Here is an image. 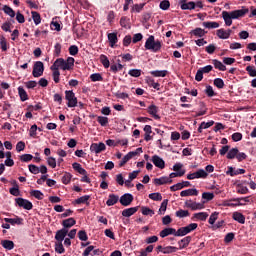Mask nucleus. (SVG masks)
<instances>
[{"label":"nucleus","instance_id":"44","mask_svg":"<svg viewBox=\"0 0 256 256\" xmlns=\"http://www.w3.org/2000/svg\"><path fill=\"white\" fill-rule=\"evenodd\" d=\"M72 175L70 173H65L62 177V183L64 185H69V183H71V179H72Z\"/></svg>","mask_w":256,"mask_h":256},{"label":"nucleus","instance_id":"12","mask_svg":"<svg viewBox=\"0 0 256 256\" xmlns=\"http://www.w3.org/2000/svg\"><path fill=\"white\" fill-rule=\"evenodd\" d=\"M222 207H239L241 205H245V203L241 202V200H237V198L233 200H224L222 202Z\"/></svg>","mask_w":256,"mask_h":256},{"label":"nucleus","instance_id":"26","mask_svg":"<svg viewBox=\"0 0 256 256\" xmlns=\"http://www.w3.org/2000/svg\"><path fill=\"white\" fill-rule=\"evenodd\" d=\"M4 221L6 223H10L11 225H21L23 223V219H21L19 217L5 218Z\"/></svg>","mask_w":256,"mask_h":256},{"label":"nucleus","instance_id":"25","mask_svg":"<svg viewBox=\"0 0 256 256\" xmlns=\"http://www.w3.org/2000/svg\"><path fill=\"white\" fill-rule=\"evenodd\" d=\"M137 211H138L137 207L127 208L122 211V216L123 217H131V215H135V213H137Z\"/></svg>","mask_w":256,"mask_h":256},{"label":"nucleus","instance_id":"64","mask_svg":"<svg viewBox=\"0 0 256 256\" xmlns=\"http://www.w3.org/2000/svg\"><path fill=\"white\" fill-rule=\"evenodd\" d=\"M78 237L80 239V241H87L88 237H87V232L81 230L78 232Z\"/></svg>","mask_w":256,"mask_h":256},{"label":"nucleus","instance_id":"9","mask_svg":"<svg viewBox=\"0 0 256 256\" xmlns=\"http://www.w3.org/2000/svg\"><path fill=\"white\" fill-rule=\"evenodd\" d=\"M16 203L19 207H23V209H27V211H31L33 209V203L29 200H25L23 198H17Z\"/></svg>","mask_w":256,"mask_h":256},{"label":"nucleus","instance_id":"58","mask_svg":"<svg viewBox=\"0 0 256 256\" xmlns=\"http://www.w3.org/2000/svg\"><path fill=\"white\" fill-rule=\"evenodd\" d=\"M33 159V155L31 154H23L20 156V160L23 161V163H28V161H31Z\"/></svg>","mask_w":256,"mask_h":256},{"label":"nucleus","instance_id":"14","mask_svg":"<svg viewBox=\"0 0 256 256\" xmlns=\"http://www.w3.org/2000/svg\"><path fill=\"white\" fill-rule=\"evenodd\" d=\"M67 233H69V229L62 228L61 230H58L55 235L56 241L63 243L65 237H67Z\"/></svg>","mask_w":256,"mask_h":256},{"label":"nucleus","instance_id":"40","mask_svg":"<svg viewBox=\"0 0 256 256\" xmlns=\"http://www.w3.org/2000/svg\"><path fill=\"white\" fill-rule=\"evenodd\" d=\"M55 251L60 255L65 253V248L63 247V242H56L55 244Z\"/></svg>","mask_w":256,"mask_h":256},{"label":"nucleus","instance_id":"27","mask_svg":"<svg viewBox=\"0 0 256 256\" xmlns=\"http://www.w3.org/2000/svg\"><path fill=\"white\" fill-rule=\"evenodd\" d=\"M75 223H77V221H75L73 218H68L66 220H63L62 225L64 229H71V227H73Z\"/></svg>","mask_w":256,"mask_h":256},{"label":"nucleus","instance_id":"42","mask_svg":"<svg viewBox=\"0 0 256 256\" xmlns=\"http://www.w3.org/2000/svg\"><path fill=\"white\" fill-rule=\"evenodd\" d=\"M32 19L35 25H39L41 23V15L38 12L32 11Z\"/></svg>","mask_w":256,"mask_h":256},{"label":"nucleus","instance_id":"10","mask_svg":"<svg viewBox=\"0 0 256 256\" xmlns=\"http://www.w3.org/2000/svg\"><path fill=\"white\" fill-rule=\"evenodd\" d=\"M105 149H106V146H105V143H103V142L93 143L90 146V151L92 153H96V155L101 153L102 151H105Z\"/></svg>","mask_w":256,"mask_h":256},{"label":"nucleus","instance_id":"7","mask_svg":"<svg viewBox=\"0 0 256 256\" xmlns=\"http://www.w3.org/2000/svg\"><path fill=\"white\" fill-rule=\"evenodd\" d=\"M185 207L188 209H191L192 211H199L201 209H205V204L204 203H197L192 200H187L185 202Z\"/></svg>","mask_w":256,"mask_h":256},{"label":"nucleus","instance_id":"43","mask_svg":"<svg viewBox=\"0 0 256 256\" xmlns=\"http://www.w3.org/2000/svg\"><path fill=\"white\" fill-rule=\"evenodd\" d=\"M176 217H179V219H183V217H189V211L180 209L176 211Z\"/></svg>","mask_w":256,"mask_h":256},{"label":"nucleus","instance_id":"38","mask_svg":"<svg viewBox=\"0 0 256 256\" xmlns=\"http://www.w3.org/2000/svg\"><path fill=\"white\" fill-rule=\"evenodd\" d=\"M18 93L20 95L21 101H27L29 99V97L27 96V92L25 91V89H23V87L18 88Z\"/></svg>","mask_w":256,"mask_h":256},{"label":"nucleus","instance_id":"5","mask_svg":"<svg viewBox=\"0 0 256 256\" xmlns=\"http://www.w3.org/2000/svg\"><path fill=\"white\" fill-rule=\"evenodd\" d=\"M65 99L68 101V107H77V97H75V93H73V91L66 90Z\"/></svg>","mask_w":256,"mask_h":256},{"label":"nucleus","instance_id":"22","mask_svg":"<svg viewBox=\"0 0 256 256\" xmlns=\"http://www.w3.org/2000/svg\"><path fill=\"white\" fill-rule=\"evenodd\" d=\"M136 155H137V152H129L128 154H126L119 164L120 167H123V165H125V163L130 161V159H133V157H136Z\"/></svg>","mask_w":256,"mask_h":256},{"label":"nucleus","instance_id":"3","mask_svg":"<svg viewBox=\"0 0 256 256\" xmlns=\"http://www.w3.org/2000/svg\"><path fill=\"white\" fill-rule=\"evenodd\" d=\"M162 43L159 40H155V36L150 35L145 42V49L147 51H152L153 53H158L161 51Z\"/></svg>","mask_w":256,"mask_h":256},{"label":"nucleus","instance_id":"55","mask_svg":"<svg viewBox=\"0 0 256 256\" xmlns=\"http://www.w3.org/2000/svg\"><path fill=\"white\" fill-rule=\"evenodd\" d=\"M169 7H171V3H169L168 0H163L162 2H160V9H162L163 11H167Z\"/></svg>","mask_w":256,"mask_h":256},{"label":"nucleus","instance_id":"49","mask_svg":"<svg viewBox=\"0 0 256 256\" xmlns=\"http://www.w3.org/2000/svg\"><path fill=\"white\" fill-rule=\"evenodd\" d=\"M192 33L195 35V37H204L206 32L202 28H196L192 31Z\"/></svg>","mask_w":256,"mask_h":256},{"label":"nucleus","instance_id":"56","mask_svg":"<svg viewBox=\"0 0 256 256\" xmlns=\"http://www.w3.org/2000/svg\"><path fill=\"white\" fill-rule=\"evenodd\" d=\"M47 163L50 167H52V169H55V167H57V160L54 157H48Z\"/></svg>","mask_w":256,"mask_h":256},{"label":"nucleus","instance_id":"63","mask_svg":"<svg viewBox=\"0 0 256 256\" xmlns=\"http://www.w3.org/2000/svg\"><path fill=\"white\" fill-rule=\"evenodd\" d=\"M69 53L70 55H77V53H79V47L75 46V45H72L69 47Z\"/></svg>","mask_w":256,"mask_h":256},{"label":"nucleus","instance_id":"54","mask_svg":"<svg viewBox=\"0 0 256 256\" xmlns=\"http://www.w3.org/2000/svg\"><path fill=\"white\" fill-rule=\"evenodd\" d=\"M142 215H150V217H153V215H155V211L148 207H142Z\"/></svg>","mask_w":256,"mask_h":256},{"label":"nucleus","instance_id":"6","mask_svg":"<svg viewBox=\"0 0 256 256\" xmlns=\"http://www.w3.org/2000/svg\"><path fill=\"white\" fill-rule=\"evenodd\" d=\"M209 174L207 173V171L203 170V169H199L198 171L188 174L187 175V179L189 180H193V179H206V177Z\"/></svg>","mask_w":256,"mask_h":256},{"label":"nucleus","instance_id":"41","mask_svg":"<svg viewBox=\"0 0 256 256\" xmlns=\"http://www.w3.org/2000/svg\"><path fill=\"white\" fill-rule=\"evenodd\" d=\"M177 247L175 246H166L164 247V255H169L171 253H177Z\"/></svg>","mask_w":256,"mask_h":256},{"label":"nucleus","instance_id":"30","mask_svg":"<svg viewBox=\"0 0 256 256\" xmlns=\"http://www.w3.org/2000/svg\"><path fill=\"white\" fill-rule=\"evenodd\" d=\"M1 245L4 247V249H8V251H11V249H14L15 247V243H13L11 240H3Z\"/></svg>","mask_w":256,"mask_h":256},{"label":"nucleus","instance_id":"57","mask_svg":"<svg viewBox=\"0 0 256 256\" xmlns=\"http://www.w3.org/2000/svg\"><path fill=\"white\" fill-rule=\"evenodd\" d=\"M128 75H130L131 77H141V70L139 69L129 70Z\"/></svg>","mask_w":256,"mask_h":256},{"label":"nucleus","instance_id":"46","mask_svg":"<svg viewBox=\"0 0 256 256\" xmlns=\"http://www.w3.org/2000/svg\"><path fill=\"white\" fill-rule=\"evenodd\" d=\"M214 198H215V194L211 192H204L202 194V199H205V201H213Z\"/></svg>","mask_w":256,"mask_h":256},{"label":"nucleus","instance_id":"2","mask_svg":"<svg viewBox=\"0 0 256 256\" xmlns=\"http://www.w3.org/2000/svg\"><path fill=\"white\" fill-rule=\"evenodd\" d=\"M75 65V58L69 57L67 60L63 58H58L54 64L51 66V69H62L63 71H69Z\"/></svg>","mask_w":256,"mask_h":256},{"label":"nucleus","instance_id":"31","mask_svg":"<svg viewBox=\"0 0 256 256\" xmlns=\"http://www.w3.org/2000/svg\"><path fill=\"white\" fill-rule=\"evenodd\" d=\"M205 29H219V22H203Z\"/></svg>","mask_w":256,"mask_h":256},{"label":"nucleus","instance_id":"34","mask_svg":"<svg viewBox=\"0 0 256 256\" xmlns=\"http://www.w3.org/2000/svg\"><path fill=\"white\" fill-rule=\"evenodd\" d=\"M73 169H75V171H78L80 173V175H87V171L81 167V164L75 162L72 164Z\"/></svg>","mask_w":256,"mask_h":256},{"label":"nucleus","instance_id":"37","mask_svg":"<svg viewBox=\"0 0 256 256\" xmlns=\"http://www.w3.org/2000/svg\"><path fill=\"white\" fill-rule=\"evenodd\" d=\"M153 77H166L167 70H155L150 72Z\"/></svg>","mask_w":256,"mask_h":256},{"label":"nucleus","instance_id":"60","mask_svg":"<svg viewBox=\"0 0 256 256\" xmlns=\"http://www.w3.org/2000/svg\"><path fill=\"white\" fill-rule=\"evenodd\" d=\"M16 151H17L18 153H21V151H25V142L19 141V142L16 144Z\"/></svg>","mask_w":256,"mask_h":256},{"label":"nucleus","instance_id":"8","mask_svg":"<svg viewBox=\"0 0 256 256\" xmlns=\"http://www.w3.org/2000/svg\"><path fill=\"white\" fill-rule=\"evenodd\" d=\"M43 71H45L43 62L38 61L34 64L32 75L33 77H41V75H43Z\"/></svg>","mask_w":256,"mask_h":256},{"label":"nucleus","instance_id":"53","mask_svg":"<svg viewBox=\"0 0 256 256\" xmlns=\"http://www.w3.org/2000/svg\"><path fill=\"white\" fill-rule=\"evenodd\" d=\"M100 61H101L102 65H103L106 69H109V58H107V56L101 55V56H100Z\"/></svg>","mask_w":256,"mask_h":256},{"label":"nucleus","instance_id":"36","mask_svg":"<svg viewBox=\"0 0 256 256\" xmlns=\"http://www.w3.org/2000/svg\"><path fill=\"white\" fill-rule=\"evenodd\" d=\"M168 203H169V200H167V199L162 201L160 209L158 211L159 215H165V211H167Z\"/></svg>","mask_w":256,"mask_h":256},{"label":"nucleus","instance_id":"1","mask_svg":"<svg viewBox=\"0 0 256 256\" xmlns=\"http://www.w3.org/2000/svg\"><path fill=\"white\" fill-rule=\"evenodd\" d=\"M249 8L246 6H242L241 9L234 10V11H223L222 12V19L224 20V23L226 27H231L233 25V19H242V17H245V15H248Z\"/></svg>","mask_w":256,"mask_h":256},{"label":"nucleus","instance_id":"47","mask_svg":"<svg viewBox=\"0 0 256 256\" xmlns=\"http://www.w3.org/2000/svg\"><path fill=\"white\" fill-rule=\"evenodd\" d=\"M97 121H98V123H100V125L102 127H105V125H107V123H109V118H107L105 116H98Z\"/></svg>","mask_w":256,"mask_h":256},{"label":"nucleus","instance_id":"18","mask_svg":"<svg viewBox=\"0 0 256 256\" xmlns=\"http://www.w3.org/2000/svg\"><path fill=\"white\" fill-rule=\"evenodd\" d=\"M217 37L219 39H229L231 37V30L219 29L217 30Z\"/></svg>","mask_w":256,"mask_h":256},{"label":"nucleus","instance_id":"4","mask_svg":"<svg viewBox=\"0 0 256 256\" xmlns=\"http://www.w3.org/2000/svg\"><path fill=\"white\" fill-rule=\"evenodd\" d=\"M197 227V223H191L188 226L181 227L177 230L176 237H185V235H188V233H191V231H195Z\"/></svg>","mask_w":256,"mask_h":256},{"label":"nucleus","instance_id":"61","mask_svg":"<svg viewBox=\"0 0 256 256\" xmlns=\"http://www.w3.org/2000/svg\"><path fill=\"white\" fill-rule=\"evenodd\" d=\"M246 71L249 73L250 77H256V69L254 66H247Z\"/></svg>","mask_w":256,"mask_h":256},{"label":"nucleus","instance_id":"39","mask_svg":"<svg viewBox=\"0 0 256 256\" xmlns=\"http://www.w3.org/2000/svg\"><path fill=\"white\" fill-rule=\"evenodd\" d=\"M237 153H239V149L232 148L227 153V159H235V157H237Z\"/></svg>","mask_w":256,"mask_h":256},{"label":"nucleus","instance_id":"17","mask_svg":"<svg viewBox=\"0 0 256 256\" xmlns=\"http://www.w3.org/2000/svg\"><path fill=\"white\" fill-rule=\"evenodd\" d=\"M168 235H175L177 237V230L175 228H166L160 232V237L165 238Z\"/></svg>","mask_w":256,"mask_h":256},{"label":"nucleus","instance_id":"33","mask_svg":"<svg viewBox=\"0 0 256 256\" xmlns=\"http://www.w3.org/2000/svg\"><path fill=\"white\" fill-rule=\"evenodd\" d=\"M146 83L150 86L153 87V89H156L157 91H159V83L155 82V80H153V78L147 77L146 78Z\"/></svg>","mask_w":256,"mask_h":256},{"label":"nucleus","instance_id":"35","mask_svg":"<svg viewBox=\"0 0 256 256\" xmlns=\"http://www.w3.org/2000/svg\"><path fill=\"white\" fill-rule=\"evenodd\" d=\"M213 65H214L215 69H219V71L227 70V67L224 64H222V62L219 60H213Z\"/></svg>","mask_w":256,"mask_h":256},{"label":"nucleus","instance_id":"21","mask_svg":"<svg viewBox=\"0 0 256 256\" xmlns=\"http://www.w3.org/2000/svg\"><path fill=\"white\" fill-rule=\"evenodd\" d=\"M181 197H191V196H197L199 195V192L197 191V189H188V190H183L180 193Z\"/></svg>","mask_w":256,"mask_h":256},{"label":"nucleus","instance_id":"48","mask_svg":"<svg viewBox=\"0 0 256 256\" xmlns=\"http://www.w3.org/2000/svg\"><path fill=\"white\" fill-rule=\"evenodd\" d=\"M219 217V212H214L210 215V218L208 220V222L210 223V225H215V222L217 221Z\"/></svg>","mask_w":256,"mask_h":256},{"label":"nucleus","instance_id":"59","mask_svg":"<svg viewBox=\"0 0 256 256\" xmlns=\"http://www.w3.org/2000/svg\"><path fill=\"white\" fill-rule=\"evenodd\" d=\"M51 71H53V79L56 83H59V77L61 75V73L59 72V69H51Z\"/></svg>","mask_w":256,"mask_h":256},{"label":"nucleus","instance_id":"28","mask_svg":"<svg viewBox=\"0 0 256 256\" xmlns=\"http://www.w3.org/2000/svg\"><path fill=\"white\" fill-rule=\"evenodd\" d=\"M89 199H91V196L85 195L76 199L74 203H76V205H82L83 203H85L86 205H89Z\"/></svg>","mask_w":256,"mask_h":256},{"label":"nucleus","instance_id":"32","mask_svg":"<svg viewBox=\"0 0 256 256\" xmlns=\"http://www.w3.org/2000/svg\"><path fill=\"white\" fill-rule=\"evenodd\" d=\"M209 214L207 212H199L194 214V219H198V221H206Z\"/></svg>","mask_w":256,"mask_h":256},{"label":"nucleus","instance_id":"19","mask_svg":"<svg viewBox=\"0 0 256 256\" xmlns=\"http://www.w3.org/2000/svg\"><path fill=\"white\" fill-rule=\"evenodd\" d=\"M148 113L149 115H152L154 119H161V117L157 115V113H159V108L153 104L148 107Z\"/></svg>","mask_w":256,"mask_h":256},{"label":"nucleus","instance_id":"11","mask_svg":"<svg viewBox=\"0 0 256 256\" xmlns=\"http://www.w3.org/2000/svg\"><path fill=\"white\" fill-rule=\"evenodd\" d=\"M180 9L182 11H193L195 9V2H187V0H180L179 1Z\"/></svg>","mask_w":256,"mask_h":256},{"label":"nucleus","instance_id":"45","mask_svg":"<svg viewBox=\"0 0 256 256\" xmlns=\"http://www.w3.org/2000/svg\"><path fill=\"white\" fill-rule=\"evenodd\" d=\"M3 11L6 15H9V17H15V11L11 7L5 5L3 7Z\"/></svg>","mask_w":256,"mask_h":256},{"label":"nucleus","instance_id":"23","mask_svg":"<svg viewBox=\"0 0 256 256\" xmlns=\"http://www.w3.org/2000/svg\"><path fill=\"white\" fill-rule=\"evenodd\" d=\"M232 217L234 221H237L238 223H241V225H244L245 216L241 212H234Z\"/></svg>","mask_w":256,"mask_h":256},{"label":"nucleus","instance_id":"24","mask_svg":"<svg viewBox=\"0 0 256 256\" xmlns=\"http://www.w3.org/2000/svg\"><path fill=\"white\" fill-rule=\"evenodd\" d=\"M108 41L110 43V47H112V48L115 47L117 41H119L117 38V33H115V32L108 33Z\"/></svg>","mask_w":256,"mask_h":256},{"label":"nucleus","instance_id":"29","mask_svg":"<svg viewBox=\"0 0 256 256\" xmlns=\"http://www.w3.org/2000/svg\"><path fill=\"white\" fill-rule=\"evenodd\" d=\"M191 243V236H187L183 238L180 242H178L179 248L180 249H185Z\"/></svg>","mask_w":256,"mask_h":256},{"label":"nucleus","instance_id":"16","mask_svg":"<svg viewBox=\"0 0 256 256\" xmlns=\"http://www.w3.org/2000/svg\"><path fill=\"white\" fill-rule=\"evenodd\" d=\"M155 185H167V183H173V180H171L167 176H162L160 178L154 179Z\"/></svg>","mask_w":256,"mask_h":256},{"label":"nucleus","instance_id":"15","mask_svg":"<svg viewBox=\"0 0 256 256\" xmlns=\"http://www.w3.org/2000/svg\"><path fill=\"white\" fill-rule=\"evenodd\" d=\"M120 203L124 207H128L130 203H133V195L126 193L120 197Z\"/></svg>","mask_w":256,"mask_h":256},{"label":"nucleus","instance_id":"62","mask_svg":"<svg viewBox=\"0 0 256 256\" xmlns=\"http://www.w3.org/2000/svg\"><path fill=\"white\" fill-rule=\"evenodd\" d=\"M91 81H103V77L99 73L92 74L90 76Z\"/></svg>","mask_w":256,"mask_h":256},{"label":"nucleus","instance_id":"51","mask_svg":"<svg viewBox=\"0 0 256 256\" xmlns=\"http://www.w3.org/2000/svg\"><path fill=\"white\" fill-rule=\"evenodd\" d=\"M30 195H32V197H35V199H39V200L43 199V194L39 190H32L30 192Z\"/></svg>","mask_w":256,"mask_h":256},{"label":"nucleus","instance_id":"50","mask_svg":"<svg viewBox=\"0 0 256 256\" xmlns=\"http://www.w3.org/2000/svg\"><path fill=\"white\" fill-rule=\"evenodd\" d=\"M149 199H152V201H161L163 196H161V193H151L149 194Z\"/></svg>","mask_w":256,"mask_h":256},{"label":"nucleus","instance_id":"52","mask_svg":"<svg viewBox=\"0 0 256 256\" xmlns=\"http://www.w3.org/2000/svg\"><path fill=\"white\" fill-rule=\"evenodd\" d=\"M183 175H185V170H181L179 172H172L170 173L168 179H175V177H183Z\"/></svg>","mask_w":256,"mask_h":256},{"label":"nucleus","instance_id":"13","mask_svg":"<svg viewBox=\"0 0 256 256\" xmlns=\"http://www.w3.org/2000/svg\"><path fill=\"white\" fill-rule=\"evenodd\" d=\"M151 161L158 169H163L165 167V160H163L159 155L152 156Z\"/></svg>","mask_w":256,"mask_h":256},{"label":"nucleus","instance_id":"20","mask_svg":"<svg viewBox=\"0 0 256 256\" xmlns=\"http://www.w3.org/2000/svg\"><path fill=\"white\" fill-rule=\"evenodd\" d=\"M118 201H119V197L117 195L110 194L108 197V200L106 201V205H108V207H113V205L118 203Z\"/></svg>","mask_w":256,"mask_h":256}]
</instances>
